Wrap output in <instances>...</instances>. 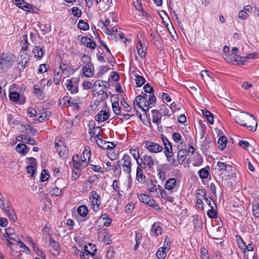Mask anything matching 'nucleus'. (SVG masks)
I'll list each match as a JSON object with an SVG mask.
<instances>
[{
    "mask_svg": "<svg viewBox=\"0 0 259 259\" xmlns=\"http://www.w3.org/2000/svg\"><path fill=\"white\" fill-rule=\"evenodd\" d=\"M235 121L240 125L247 127L249 130H255L257 122L256 119L251 114L241 112L235 116Z\"/></svg>",
    "mask_w": 259,
    "mask_h": 259,
    "instance_id": "nucleus-1",
    "label": "nucleus"
},
{
    "mask_svg": "<svg viewBox=\"0 0 259 259\" xmlns=\"http://www.w3.org/2000/svg\"><path fill=\"white\" fill-rule=\"evenodd\" d=\"M15 62V56L10 53L0 54V73L10 68Z\"/></svg>",
    "mask_w": 259,
    "mask_h": 259,
    "instance_id": "nucleus-2",
    "label": "nucleus"
},
{
    "mask_svg": "<svg viewBox=\"0 0 259 259\" xmlns=\"http://www.w3.org/2000/svg\"><path fill=\"white\" fill-rule=\"evenodd\" d=\"M147 97L148 96L147 95H145V96L141 95L138 96L134 101L133 103L135 109H137L138 108L142 109L145 113L147 111H148L149 107Z\"/></svg>",
    "mask_w": 259,
    "mask_h": 259,
    "instance_id": "nucleus-3",
    "label": "nucleus"
},
{
    "mask_svg": "<svg viewBox=\"0 0 259 259\" xmlns=\"http://www.w3.org/2000/svg\"><path fill=\"white\" fill-rule=\"evenodd\" d=\"M72 160L73 162L72 179L73 181H75L80 175V169L83 167L81 166V164L78 162L79 156L78 155H74L72 156Z\"/></svg>",
    "mask_w": 259,
    "mask_h": 259,
    "instance_id": "nucleus-4",
    "label": "nucleus"
},
{
    "mask_svg": "<svg viewBox=\"0 0 259 259\" xmlns=\"http://www.w3.org/2000/svg\"><path fill=\"white\" fill-rule=\"evenodd\" d=\"M119 161L121 167L123 171L128 174L130 175L132 171V161L131 158L129 155L125 154Z\"/></svg>",
    "mask_w": 259,
    "mask_h": 259,
    "instance_id": "nucleus-5",
    "label": "nucleus"
},
{
    "mask_svg": "<svg viewBox=\"0 0 259 259\" xmlns=\"http://www.w3.org/2000/svg\"><path fill=\"white\" fill-rule=\"evenodd\" d=\"M100 197L95 191H92L90 194V202L91 207L95 212H97L99 210V206L101 203L100 201Z\"/></svg>",
    "mask_w": 259,
    "mask_h": 259,
    "instance_id": "nucleus-6",
    "label": "nucleus"
},
{
    "mask_svg": "<svg viewBox=\"0 0 259 259\" xmlns=\"http://www.w3.org/2000/svg\"><path fill=\"white\" fill-rule=\"evenodd\" d=\"M145 148L152 153H158L162 151L163 147L160 144L151 141H146L144 143Z\"/></svg>",
    "mask_w": 259,
    "mask_h": 259,
    "instance_id": "nucleus-7",
    "label": "nucleus"
},
{
    "mask_svg": "<svg viewBox=\"0 0 259 259\" xmlns=\"http://www.w3.org/2000/svg\"><path fill=\"white\" fill-rule=\"evenodd\" d=\"M224 58L228 62L233 64H243L245 62L244 58L233 53L229 55H225V57Z\"/></svg>",
    "mask_w": 259,
    "mask_h": 259,
    "instance_id": "nucleus-8",
    "label": "nucleus"
},
{
    "mask_svg": "<svg viewBox=\"0 0 259 259\" xmlns=\"http://www.w3.org/2000/svg\"><path fill=\"white\" fill-rule=\"evenodd\" d=\"M79 80L76 78L67 79L65 83L67 90L71 94H74L78 92V83Z\"/></svg>",
    "mask_w": 259,
    "mask_h": 259,
    "instance_id": "nucleus-9",
    "label": "nucleus"
},
{
    "mask_svg": "<svg viewBox=\"0 0 259 259\" xmlns=\"http://www.w3.org/2000/svg\"><path fill=\"white\" fill-rule=\"evenodd\" d=\"M55 147L60 157L65 158L67 156L68 151L66 146L64 144L63 142L59 140V142H58L57 139H56L55 141Z\"/></svg>",
    "mask_w": 259,
    "mask_h": 259,
    "instance_id": "nucleus-10",
    "label": "nucleus"
},
{
    "mask_svg": "<svg viewBox=\"0 0 259 259\" xmlns=\"http://www.w3.org/2000/svg\"><path fill=\"white\" fill-rule=\"evenodd\" d=\"M91 157V149L89 146H85L81 156V166L85 167L88 165Z\"/></svg>",
    "mask_w": 259,
    "mask_h": 259,
    "instance_id": "nucleus-11",
    "label": "nucleus"
},
{
    "mask_svg": "<svg viewBox=\"0 0 259 259\" xmlns=\"http://www.w3.org/2000/svg\"><path fill=\"white\" fill-rule=\"evenodd\" d=\"M13 2L19 8L26 12H31L33 9L32 5L29 4L24 0H12Z\"/></svg>",
    "mask_w": 259,
    "mask_h": 259,
    "instance_id": "nucleus-12",
    "label": "nucleus"
},
{
    "mask_svg": "<svg viewBox=\"0 0 259 259\" xmlns=\"http://www.w3.org/2000/svg\"><path fill=\"white\" fill-rule=\"evenodd\" d=\"M145 164L147 167L151 168L155 165L159 163V161L157 159L156 156L153 155H145L144 156Z\"/></svg>",
    "mask_w": 259,
    "mask_h": 259,
    "instance_id": "nucleus-13",
    "label": "nucleus"
},
{
    "mask_svg": "<svg viewBox=\"0 0 259 259\" xmlns=\"http://www.w3.org/2000/svg\"><path fill=\"white\" fill-rule=\"evenodd\" d=\"M252 11V8L250 5L244 6L243 9L238 12V18L241 20H246L249 17L248 13H251Z\"/></svg>",
    "mask_w": 259,
    "mask_h": 259,
    "instance_id": "nucleus-14",
    "label": "nucleus"
},
{
    "mask_svg": "<svg viewBox=\"0 0 259 259\" xmlns=\"http://www.w3.org/2000/svg\"><path fill=\"white\" fill-rule=\"evenodd\" d=\"M0 206L10 219L15 220L16 219V215L15 212L13 210L11 209L8 204H6L2 201V203H0Z\"/></svg>",
    "mask_w": 259,
    "mask_h": 259,
    "instance_id": "nucleus-15",
    "label": "nucleus"
},
{
    "mask_svg": "<svg viewBox=\"0 0 259 259\" xmlns=\"http://www.w3.org/2000/svg\"><path fill=\"white\" fill-rule=\"evenodd\" d=\"M62 101L67 102L68 106H72L74 109L78 110L79 108V105L81 103L82 101L79 99H72L70 97H66L63 98Z\"/></svg>",
    "mask_w": 259,
    "mask_h": 259,
    "instance_id": "nucleus-16",
    "label": "nucleus"
},
{
    "mask_svg": "<svg viewBox=\"0 0 259 259\" xmlns=\"http://www.w3.org/2000/svg\"><path fill=\"white\" fill-rule=\"evenodd\" d=\"M178 185L179 184L175 178H170L166 181L164 188L167 190L175 192Z\"/></svg>",
    "mask_w": 259,
    "mask_h": 259,
    "instance_id": "nucleus-17",
    "label": "nucleus"
},
{
    "mask_svg": "<svg viewBox=\"0 0 259 259\" xmlns=\"http://www.w3.org/2000/svg\"><path fill=\"white\" fill-rule=\"evenodd\" d=\"M136 48L138 54L141 58H144L147 51V46L144 42H142L141 40L138 41Z\"/></svg>",
    "mask_w": 259,
    "mask_h": 259,
    "instance_id": "nucleus-18",
    "label": "nucleus"
},
{
    "mask_svg": "<svg viewBox=\"0 0 259 259\" xmlns=\"http://www.w3.org/2000/svg\"><path fill=\"white\" fill-rule=\"evenodd\" d=\"M109 118V112L105 110H101L95 116V120L98 122H103Z\"/></svg>",
    "mask_w": 259,
    "mask_h": 259,
    "instance_id": "nucleus-19",
    "label": "nucleus"
},
{
    "mask_svg": "<svg viewBox=\"0 0 259 259\" xmlns=\"http://www.w3.org/2000/svg\"><path fill=\"white\" fill-rule=\"evenodd\" d=\"M151 41L157 48L161 47L162 39L160 35L156 31H152L150 33Z\"/></svg>",
    "mask_w": 259,
    "mask_h": 259,
    "instance_id": "nucleus-20",
    "label": "nucleus"
},
{
    "mask_svg": "<svg viewBox=\"0 0 259 259\" xmlns=\"http://www.w3.org/2000/svg\"><path fill=\"white\" fill-rule=\"evenodd\" d=\"M19 59L20 60L19 63V65L21 66L22 68H25L29 61V56L28 55L26 52H21Z\"/></svg>",
    "mask_w": 259,
    "mask_h": 259,
    "instance_id": "nucleus-21",
    "label": "nucleus"
},
{
    "mask_svg": "<svg viewBox=\"0 0 259 259\" xmlns=\"http://www.w3.org/2000/svg\"><path fill=\"white\" fill-rule=\"evenodd\" d=\"M138 198L142 202L148 205H152V204H153L154 199L147 194H141L138 195Z\"/></svg>",
    "mask_w": 259,
    "mask_h": 259,
    "instance_id": "nucleus-22",
    "label": "nucleus"
},
{
    "mask_svg": "<svg viewBox=\"0 0 259 259\" xmlns=\"http://www.w3.org/2000/svg\"><path fill=\"white\" fill-rule=\"evenodd\" d=\"M97 222L102 224L103 226L108 227L111 223V219L109 218L108 214L104 213L99 217L97 220Z\"/></svg>",
    "mask_w": 259,
    "mask_h": 259,
    "instance_id": "nucleus-23",
    "label": "nucleus"
},
{
    "mask_svg": "<svg viewBox=\"0 0 259 259\" xmlns=\"http://www.w3.org/2000/svg\"><path fill=\"white\" fill-rule=\"evenodd\" d=\"M99 23H101L102 25V29L104 32H109L111 31H113L112 29V27H113L114 26H113V24H110L111 22L109 20V19L106 18L104 21H101Z\"/></svg>",
    "mask_w": 259,
    "mask_h": 259,
    "instance_id": "nucleus-24",
    "label": "nucleus"
},
{
    "mask_svg": "<svg viewBox=\"0 0 259 259\" xmlns=\"http://www.w3.org/2000/svg\"><path fill=\"white\" fill-rule=\"evenodd\" d=\"M82 72L87 77H92L94 76V67L91 64H87L82 68Z\"/></svg>",
    "mask_w": 259,
    "mask_h": 259,
    "instance_id": "nucleus-25",
    "label": "nucleus"
},
{
    "mask_svg": "<svg viewBox=\"0 0 259 259\" xmlns=\"http://www.w3.org/2000/svg\"><path fill=\"white\" fill-rule=\"evenodd\" d=\"M130 153L133 156L134 158L136 160L137 163L138 165H141L142 164V162L143 161L142 159H141V162H139V159L140 158L139 150L138 148H132L130 149L129 151Z\"/></svg>",
    "mask_w": 259,
    "mask_h": 259,
    "instance_id": "nucleus-26",
    "label": "nucleus"
},
{
    "mask_svg": "<svg viewBox=\"0 0 259 259\" xmlns=\"http://www.w3.org/2000/svg\"><path fill=\"white\" fill-rule=\"evenodd\" d=\"M81 42L87 47L92 49H94L96 47L95 42L92 39L86 36L81 38Z\"/></svg>",
    "mask_w": 259,
    "mask_h": 259,
    "instance_id": "nucleus-27",
    "label": "nucleus"
},
{
    "mask_svg": "<svg viewBox=\"0 0 259 259\" xmlns=\"http://www.w3.org/2000/svg\"><path fill=\"white\" fill-rule=\"evenodd\" d=\"M136 179L139 183H144L146 181V176L144 175L143 170L140 166H138L136 171Z\"/></svg>",
    "mask_w": 259,
    "mask_h": 259,
    "instance_id": "nucleus-28",
    "label": "nucleus"
},
{
    "mask_svg": "<svg viewBox=\"0 0 259 259\" xmlns=\"http://www.w3.org/2000/svg\"><path fill=\"white\" fill-rule=\"evenodd\" d=\"M201 195V197H204L207 205L211 208V207H215V204L213 200L209 197H206L204 191L202 189L198 190V194Z\"/></svg>",
    "mask_w": 259,
    "mask_h": 259,
    "instance_id": "nucleus-29",
    "label": "nucleus"
},
{
    "mask_svg": "<svg viewBox=\"0 0 259 259\" xmlns=\"http://www.w3.org/2000/svg\"><path fill=\"white\" fill-rule=\"evenodd\" d=\"M34 57L38 60H40L44 56L45 52L43 48L36 46L32 50Z\"/></svg>",
    "mask_w": 259,
    "mask_h": 259,
    "instance_id": "nucleus-30",
    "label": "nucleus"
},
{
    "mask_svg": "<svg viewBox=\"0 0 259 259\" xmlns=\"http://www.w3.org/2000/svg\"><path fill=\"white\" fill-rule=\"evenodd\" d=\"M193 219L195 229L197 231H200L203 226V222L201 217L198 215H195L193 216Z\"/></svg>",
    "mask_w": 259,
    "mask_h": 259,
    "instance_id": "nucleus-31",
    "label": "nucleus"
},
{
    "mask_svg": "<svg viewBox=\"0 0 259 259\" xmlns=\"http://www.w3.org/2000/svg\"><path fill=\"white\" fill-rule=\"evenodd\" d=\"M4 237H6V239H10L11 240H16L17 235L15 234L13 228H8L6 229L5 234L4 235Z\"/></svg>",
    "mask_w": 259,
    "mask_h": 259,
    "instance_id": "nucleus-32",
    "label": "nucleus"
},
{
    "mask_svg": "<svg viewBox=\"0 0 259 259\" xmlns=\"http://www.w3.org/2000/svg\"><path fill=\"white\" fill-rule=\"evenodd\" d=\"M152 122L154 123H156L157 126H158L159 123L160 122L161 115L157 110H152Z\"/></svg>",
    "mask_w": 259,
    "mask_h": 259,
    "instance_id": "nucleus-33",
    "label": "nucleus"
},
{
    "mask_svg": "<svg viewBox=\"0 0 259 259\" xmlns=\"http://www.w3.org/2000/svg\"><path fill=\"white\" fill-rule=\"evenodd\" d=\"M161 139L162 141L163 144L164 146V152H167V153H169V151H172V145L171 143L169 141V140L164 136L162 135Z\"/></svg>",
    "mask_w": 259,
    "mask_h": 259,
    "instance_id": "nucleus-34",
    "label": "nucleus"
},
{
    "mask_svg": "<svg viewBox=\"0 0 259 259\" xmlns=\"http://www.w3.org/2000/svg\"><path fill=\"white\" fill-rule=\"evenodd\" d=\"M29 160H31L32 164L27 166V172L30 174L31 177H33L34 175L36 170V160L35 158L31 157L29 158Z\"/></svg>",
    "mask_w": 259,
    "mask_h": 259,
    "instance_id": "nucleus-35",
    "label": "nucleus"
},
{
    "mask_svg": "<svg viewBox=\"0 0 259 259\" xmlns=\"http://www.w3.org/2000/svg\"><path fill=\"white\" fill-rule=\"evenodd\" d=\"M97 251L96 246L92 243H89L84 246V251L93 256Z\"/></svg>",
    "mask_w": 259,
    "mask_h": 259,
    "instance_id": "nucleus-36",
    "label": "nucleus"
},
{
    "mask_svg": "<svg viewBox=\"0 0 259 259\" xmlns=\"http://www.w3.org/2000/svg\"><path fill=\"white\" fill-rule=\"evenodd\" d=\"M152 233H154L156 236L161 235L162 232V228L159 223H154L151 230Z\"/></svg>",
    "mask_w": 259,
    "mask_h": 259,
    "instance_id": "nucleus-37",
    "label": "nucleus"
},
{
    "mask_svg": "<svg viewBox=\"0 0 259 259\" xmlns=\"http://www.w3.org/2000/svg\"><path fill=\"white\" fill-rule=\"evenodd\" d=\"M218 170L223 172L226 170L228 167H231V165L227 164L226 162L219 161L217 163Z\"/></svg>",
    "mask_w": 259,
    "mask_h": 259,
    "instance_id": "nucleus-38",
    "label": "nucleus"
},
{
    "mask_svg": "<svg viewBox=\"0 0 259 259\" xmlns=\"http://www.w3.org/2000/svg\"><path fill=\"white\" fill-rule=\"evenodd\" d=\"M101 128L99 126L94 127L93 128L90 129L89 133L91 136H95L96 138H99L101 137Z\"/></svg>",
    "mask_w": 259,
    "mask_h": 259,
    "instance_id": "nucleus-39",
    "label": "nucleus"
},
{
    "mask_svg": "<svg viewBox=\"0 0 259 259\" xmlns=\"http://www.w3.org/2000/svg\"><path fill=\"white\" fill-rule=\"evenodd\" d=\"M98 237H103V241L106 244H110L111 243V239L110 235L108 234L107 232H104V233H98Z\"/></svg>",
    "mask_w": 259,
    "mask_h": 259,
    "instance_id": "nucleus-40",
    "label": "nucleus"
},
{
    "mask_svg": "<svg viewBox=\"0 0 259 259\" xmlns=\"http://www.w3.org/2000/svg\"><path fill=\"white\" fill-rule=\"evenodd\" d=\"M16 150L20 154H25L28 152L27 147L24 144H19L16 147Z\"/></svg>",
    "mask_w": 259,
    "mask_h": 259,
    "instance_id": "nucleus-41",
    "label": "nucleus"
},
{
    "mask_svg": "<svg viewBox=\"0 0 259 259\" xmlns=\"http://www.w3.org/2000/svg\"><path fill=\"white\" fill-rule=\"evenodd\" d=\"M227 142V138L225 136H221L218 141L219 147L221 149L223 150L226 146Z\"/></svg>",
    "mask_w": 259,
    "mask_h": 259,
    "instance_id": "nucleus-42",
    "label": "nucleus"
},
{
    "mask_svg": "<svg viewBox=\"0 0 259 259\" xmlns=\"http://www.w3.org/2000/svg\"><path fill=\"white\" fill-rule=\"evenodd\" d=\"M202 113L203 115L207 118L208 121L210 124L213 123V116L211 113H210L209 111L207 110H202Z\"/></svg>",
    "mask_w": 259,
    "mask_h": 259,
    "instance_id": "nucleus-43",
    "label": "nucleus"
},
{
    "mask_svg": "<svg viewBox=\"0 0 259 259\" xmlns=\"http://www.w3.org/2000/svg\"><path fill=\"white\" fill-rule=\"evenodd\" d=\"M112 29L113 31H111L109 32H105V33L109 35L111 38L112 39H116L117 40V37H118V31H117V28L116 26L112 27Z\"/></svg>",
    "mask_w": 259,
    "mask_h": 259,
    "instance_id": "nucleus-44",
    "label": "nucleus"
},
{
    "mask_svg": "<svg viewBox=\"0 0 259 259\" xmlns=\"http://www.w3.org/2000/svg\"><path fill=\"white\" fill-rule=\"evenodd\" d=\"M167 252H168V251L164 250L163 248H159L156 252L157 257L158 259H165L166 256Z\"/></svg>",
    "mask_w": 259,
    "mask_h": 259,
    "instance_id": "nucleus-45",
    "label": "nucleus"
},
{
    "mask_svg": "<svg viewBox=\"0 0 259 259\" xmlns=\"http://www.w3.org/2000/svg\"><path fill=\"white\" fill-rule=\"evenodd\" d=\"M77 211L80 216L84 217L88 213V209L86 206L81 205L78 207Z\"/></svg>",
    "mask_w": 259,
    "mask_h": 259,
    "instance_id": "nucleus-46",
    "label": "nucleus"
},
{
    "mask_svg": "<svg viewBox=\"0 0 259 259\" xmlns=\"http://www.w3.org/2000/svg\"><path fill=\"white\" fill-rule=\"evenodd\" d=\"M50 244L51 246L57 251V253L59 254V244L57 242H56L50 235Z\"/></svg>",
    "mask_w": 259,
    "mask_h": 259,
    "instance_id": "nucleus-47",
    "label": "nucleus"
},
{
    "mask_svg": "<svg viewBox=\"0 0 259 259\" xmlns=\"http://www.w3.org/2000/svg\"><path fill=\"white\" fill-rule=\"evenodd\" d=\"M21 45L22 50L21 52H25L27 50L28 47V42L27 35H24L23 36V39L22 41Z\"/></svg>",
    "mask_w": 259,
    "mask_h": 259,
    "instance_id": "nucleus-48",
    "label": "nucleus"
},
{
    "mask_svg": "<svg viewBox=\"0 0 259 259\" xmlns=\"http://www.w3.org/2000/svg\"><path fill=\"white\" fill-rule=\"evenodd\" d=\"M236 239L238 244V247L243 251V249L245 248L246 244L241 236L239 235L236 236Z\"/></svg>",
    "mask_w": 259,
    "mask_h": 259,
    "instance_id": "nucleus-49",
    "label": "nucleus"
},
{
    "mask_svg": "<svg viewBox=\"0 0 259 259\" xmlns=\"http://www.w3.org/2000/svg\"><path fill=\"white\" fill-rule=\"evenodd\" d=\"M121 165L119 161H116V164L113 165L112 169H113L115 175L119 176L121 174Z\"/></svg>",
    "mask_w": 259,
    "mask_h": 259,
    "instance_id": "nucleus-50",
    "label": "nucleus"
},
{
    "mask_svg": "<svg viewBox=\"0 0 259 259\" xmlns=\"http://www.w3.org/2000/svg\"><path fill=\"white\" fill-rule=\"evenodd\" d=\"M164 154L167 158V161L169 162H170L172 165H174L176 162V160L173 156L172 151H169V153H167V152H164Z\"/></svg>",
    "mask_w": 259,
    "mask_h": 259,
    "instance_id": "nucleus-51",
    "label": "nucleus"
},
{
    "mask_svg": "<svg viewBox=\"0 0 259 259\" xmlns=\"http://www.w3.org/2000/svg\"><path fill=\"white\" fill-rule=\"evenodd\" d=\"M112 107L113 111L116 115H120L121 113V110L119 106V103L118 102H114L112 103Z\"/></svg>",
    "mask_w": 259,
    "mask_h": 259,
    "instance_id": "nucleus-52",
    "label": "nucleus"
},
{
    "mask_svg": "<svg viewBox=\"0 0 259 259\" xmlns=\"http://www.w3.org/2000/svg\"><path fill=\"white\" fill-rule=\"evenodd\" d=\"M119 185H120L119 182L117 180H115L113 182L112 186L113 190L117 193L118 195L120 196L121 195V194L120 191Z\"/></svg>",
    "mask_w": 259,
    "mask_h": 259,
    "instance_id": "nucleus-53",
    "label": "nucleus"
},
{
    "mask_svg": "<svg viewBox=\"0 0 259 259\" xmlns=\"http://www.w3.org/2000/svg\"><path fill=\"white\" fill-rule=\"evenodd\" d=\"M77 26L79 29L83 30H87L89 29L88 23L82 20L79 21Z\"/></svg>",
    "mask_w": 259,
    "mask_h": 259,
    "instance_id": "nucleus-54",
    "label": "nucleus"
},
{
    "mask_svg": "<svg viewBox=\"0 0 259 259\" xmlns=\"http://www.w3.org/2000/svg\"><path fill=\"white\" fill-rule=\"evenodd\" d=\"M198 194V190L197 192L196 193V206L198 209L202 210L203 208V201L202 200V199L199 197V194Z\"/></svg>",
    "mask_w": 259,
    "mask_h": 259,
    "instance_id": "nucleus-55",
    "label": "nucleus"
},
{
    "mask_svg": "<svg viewBox=\"0 0 259 259\" xmlns=\"http://www.w3.org/2000/svg\"><path fill=\"white\" fill-rule=\"evenodd\" d=\"M9 98L12 101L18 102L20 98V94L16 92H11L9 94Z\"/></svg>",
    "mask_w": 259,
    "mask_h": 259,
    "instance_id": "nucleus-56",
    "label": "nucleus"
},
{
    "mask_svg": "<svg viewBox=\"0 0 259 259\" xmlns=\"http://www.w3.org/2000/svg\"><path fill=\"white\" fill-rule=\"evenodd\" d=\"M51 115V112L49 111H44L39 115L40 120H47Z\"/></svg>",
    "mask_w": 259,
    "mask_h": 259,
    "instance_id": "nucleus-57",
    "label": "nucleus"
},
{
    "mask_svg": "<svg viewBox=\"0 0 259 259\" xmlns=\"http://www.w3.org/2000/svg\"><path fill=\"white\" fill-rule=\"evenodd\" d=\"M185 151L183 149L180 150L178 153V160L179 162L182 163L186 159Z\"/></svg>",
    "mask_w": 259,
    "mask_h": 259,
    "instance_id": "nucleus-58",
    "label": "nucleus"
},
{
    "mask_svg": "<svg viewBox=\"0 0 259 259\" xmlns=\"http://www.w3.org/2000/svg\"><path fill=\"white\" fill-rule=\"evenodd\" d=\"M17 243L20 247L23 249V251L28 254L30 253L31 251L30 249L22 241H18Z\"/></svg>",
    "mask_w": 259,
    "mask_h": 259,
    "instance_id": "nucleus-59",
    "label": "nucleus"
},
{
    "mask_svg": "<svg viewBox=\"0 0 259 259\" xmlns=\"http://www.w3.org/2000/svg\"><path fill=\"white\" fill-rule=\"evenodd\" d=\"M136 81L137 87H140L144 84L145 79L143 77L137 75Z\"/></svg>",
    "mask_w": 259,
    "mask_h": 259,
    "instance_id": "nucleus-60",
    "label": "nucleus"
},
{
    "mask_svg": "<svg viewBox=\"0 0 259 259\" xmlns=\"http://www.w3.org/2000/svg\"><path fill=\"white\" fill-rule=\"evenodd\" d=\"M49 177L50 175L49 174V172L46 169L42 170L40 177L41 181H46L49 179Z\"/></svg>",
    "mask_w": 259,
    "mask_h": 259,
    "instance_id": "nucleus-61",
    "label": "nucleus"
},
{
    "mask_svg": "<svg viewBox=\"0 0 259 259\" xmlns=\"http://www.w3.org/2000/svg\"><path fill=\"white\" fill-rule=\"evenodd\" d=\"M208 217L211 219H214L217 217V212L214 207H211L207 212Z\"/></svg>",
    "mask_w": 259,
    "mask_h": 259,
    "instance_id": "nucleus-62",
    "label": "nucleus"
},
{
    "mask_svg": "<svg viewBox=\"0 0 259 259\" xmlns=\"http://www.w3.org/2000/svg\"><path fill=\"white\" fill-rule=\"evenodd\" d=\"M55 184L57 186L60 187V188H65L66 186V184L65 181L63 179H58L56 182Z\"/></svg>",
    "mask_w": 259,
    "mask_h": 259,
    "instance_id": "nucleus-63",
    "label": "nucleus"
},
{
    "mask_svg": "<svg viewBox=\"0 0 259 259\" xmlns=\"http://www.w3.org/2000/svg\"><path fill=\"white\" fill-rule=\"evenodd\" d=\"M200 257L201 259H209L207 250L205 248H201L200 249Z\"/></svg>",
    "mask_w": 259,
    "mask_h": 259,
    "instance_id": "nucleus-64",
    "label": "nucleus"
}]
</instances>
